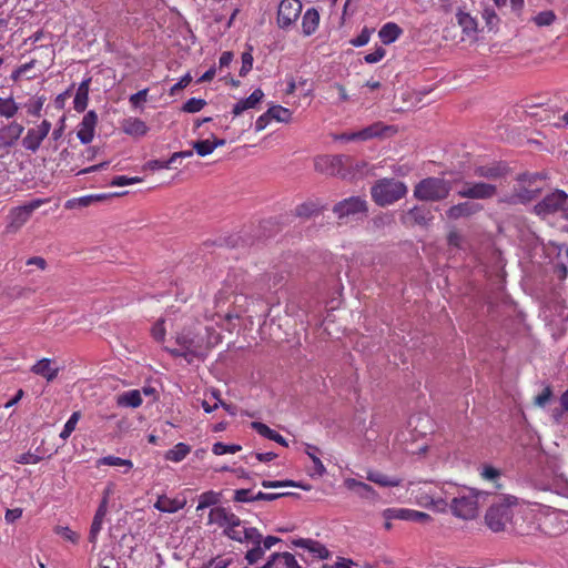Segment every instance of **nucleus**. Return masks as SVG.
Segmentation results:
<instances>
[{
    "label": "nucleus",
    "mask_w": 568,
    "mask_h": 568,
    "mask_svg": "<svg viewBox=\"0 0 568 568\" xmlns=\"http://www.w3.org/2000/svg\"><path fill=\"white\" fill-rule=\"evenodd\" d=\"M483 519L485 527L497 535L532 536L539 530L536 515L511 495L494 500Z\"/></svg>",
    "instance_id": "f257e3e1"
},
{
    "label": "nucleus",
    "mask_w": 568,
    "mask_h": 568,
    "mask_svg": "<svg viewBox=\"0 0 568 568\" xmlns=\"http://www.w3.org/2000/svg\"><path fill=\"white\" fill-rule=\"evenodd\" d=\"M446 511L462 520H473L478 516L479 493L471 488L459 487L452 483L444 484Z\"/></svg>",
    "instance_id": "f03ea898"
},
{
    "label": "nucleus",
    "mask_w": 568,
    "mask_h": 568,
    "mask_svg": "<svg viewBox=\"0 0 568 568\" xmlns=\"http://www.w3.org/2000/svg\"><path fill=\"white\" fill-rule=\"evenodd\" d=\"M407 185L394 178L377 180L371 187V196L378 206H388L406 196Z\"/></svg>",
    "instance_id": "7ed1b4c3"
},
{
    "label": "nucleus",
    "mask_w": 568,
    "mask_h": 568,
    "mask_svg": "<svg viewBox=\"0 0 568 568\" xmlns=\"http://www.w3.org/2000/svg\"><path fill=\"white\" fill-rule=\"evenodd\" d=\"M175 341L178 347L170 349L171 354L174 356H182L189 363L205 357L207 344L201 334L186 329L178 334Z\"/></svg>",
    "instance_id": "20e7f679"
},
{
    "label": "nucleus",
    "mask_w": 568,
    "mask_h": 568,
    "mask_svg": "<svg viewBox=\"0 0 568 568\" xmlns=\"http://www.w3.org/2000/svg\"><path fill=\"white\" fill-rule=\"evenodd\" d=\"M452 190L449 181L440 178H426L418 182L414 189V196L419 201H442Z\"/></svg>",
    "instance_id": "39448f33"
},
{
    "label": "nucleus",
    "mask_w": 568,
    "mask_h": 568,
    "mask_svg": "<svg viewBox=\"0 0 568 568\" xmlns=\"http://www.w3.org/2000/svg\"><path fill=\"white\" fill-rule=\"evenodd\" d=\"M416 503L437 513H446V501L444 500V484L433 485L424 484L413 490Z\"/></svg>",
    "instance_id": "423d86ee"
},
{
    "label": "nucleus",
    "mask_w": 568,
    "mask_h": 568,
    "mask_svg": "<svg viewBox=\"0 0 568 568\" xmlns=\"http://www.w3.org/2000/svg\"><path fill=\"white\" fill-rule=\"evenodd\" d=\"M338 220L359 219L368 212L367 201L362 196H349L337 202L332 209Z\"/></svg>",
    "instance_id": "0eeeda50"
},
{
    "label": "nucleus",
    "mask_w": 568,
    "mask_h": 568,
    "mask_svg": "<svg viewBox=\"0 0 568 568\" xmlns=\"http://www.w3.org/2000/svg\"><path fill=\"white\" fill-rule=\"evenodd\" d=\"M242 519L230 508L214 507L209 513V524H215L223 529V535L229 539H239L233 528L240 526Z\"/></svg>",
    "instance_id": "6e6552de"
},
{
    "label": "nucleus",
    "mask_w": 568,
    "mask_h": 568,
    "mask_svg": "<svg viewBox=\"0 0 568 568\" xmlns=\"http://www.w3.org/2000/svg\"><path fill=\"white\" fill-rule=\"evenodd\" d=\"M348 162L346 155H320L314 159L315 171L332 175V176H344V169Z\"/></svg>",
    "instance_id": "1a4fd4ad"
},
{
    "label": "nucleus",
    "mask_w": 568,
    "mask_h": 568,
    "mask_svg": "<svg viewBox=\"0 0 568 568\" xmlns=\"http://www.w3.org/2000/svg\"><path fill=\"white\" fill-rule=\"evenodd\" d=\"M497 194V186L490 182L466 181L462 184L457 195L471 200H488Z\"/></svg>",
    "instance_id": "9d476101"
},
{
    "label": "nucleus",
    "mask_w": 568,
    "mask_h": 568,
    "mask_svg": "<svg viewBox=\"0 0 568 568\" xmlns=\"http://www.w3.org/2000/svg\"><path fill=\"white\" fill-rule=\"evenodd\" d=\"M300 0H282L278 4L276 22L278 28L288 29L295 24L302 13Z\"/></svg>",
    "instance_id": "9b49d317"
},
{
    "label": "nucleus",
    "mask_w": 568,
    "mask_h": 568,
    "mask_svg": "<svg viewBox=\"0 0 568 568\" xmlns=\"http://www.w3.org/2000/svg\"><path fill=\"white\" fill-rule=\"evenodd\" d=\"M567 200L568 195L565 191L555 190L554 192L547 194L539 203L535 205V213L540 216L555 214L559 211L562 213Z\"/></svg>",
    "instance_id": "f8f14e48"
},
{
    "label": "nucleus",
    "mask_w": 568,
    "mask_h": 568,
    "mask_svg": "<svg viewBox=\"0 0 568 568\" xmlns=\"http://www.w3.org/2000/svg\"><path fill=\"white\" fill-rule=\"evenodd\" d=\"M51 130V122L48 120H43L37 128L29 129L27 135L22 140V145L24 149L36 152L42 141L48 136Z\"/></svg>",
    "instance_id": "ddd939ff"
},
{
    "label": "nucleus",
    "mask_w": 568,
    "mask_h": 568,
    "mask_svg": "<svg viewBox=\"0 0 568 568\" xmlns=\"http://www.w3.org/2000/svg\"><path fill=\"white\" fill-rule=\"evenodd\" d=\"M383 517L387 520L400 519L423 524L432 520V517L426 513L406 508H387L383 511Z\"/></svg>",
    "instance_id": "4468645a"
},
{
    "label": "nucleus",
    "mask_w": 568,
    "mask_h": 568,
    "mask_svg": "<svg viewBox=\"0 0 568 568\" xmlns=\"http://www.w3.org/2000/svg\"><path fill=\"white\" fill-rule=\"evenodd\" d=\"M385 130H388L387 126H384L382 123L377 122L372 125H368L356 132H345L338 135L336 139L351 142V141H367L377 136H381Z\"/></svg>",
    "instance_id": "2eb2a0df"
},
{
    "label": "nucleus",
    "mask_w": 568,
    "mask_h": 568,
    "mask_svg": "<svg viewBox=\"0 0 568 568\" xmlns=\"http://www.w3.org/2000/svg\"><path fill=\"white\" fill-rule=\"evenodd\" d=\"M110 490H105L104 496L95 511L93 517L90 532H89V541L95 544L98 540V536L102 529L104 518L108 514V503H109Z\"/></svg>",
    "instance_id": "dca6fc26"
},
{
    "label": "nucleus",
    "mask_w": 568,
    "mask_h": 568,
    "mask_svg": "<svg viewBox=\"0 0 568 568\" xmlns=\"http://www.w3.org/2000/svg\"><path fill=\"white\" fill-rule=\"evenodd\" d=\"M24 128L22 124L12 121L6 126L0 129V151L7 150L16 144L23 133Z\"/></svg>",
    "instance_id": "f3484780"
},
{
    "label": "nucleus",
    "mask_w": 568,
    "mask_h": 568,
    "mask_svg": "<svg viewBox=\"0 0 568 568\" xmlns=\"http://www.w3.org/2000/svg\"><path fill=\"white\" fill-rule=\"evenodd\" d=\"M97 123L98 115L94 111H89L84 114L77 132V136L83 144H88L93 140Z\"/></svg>",
    "instance_id": "a211bd4d"
},
{
    "label": "nucleus",
    "mask_w": 568,
    "mask_h": 568,
    "mask_svg": "<svg viewBox=\"0 0 568 568\" xmlns=\"http://www.w3.org/2000/svg\"><path fill=\"white\" fill-rule=\"evenodd\" d=\"M506 173V168L497 162L475 165L473 174L478 178L486 179L488 181H497L503 178Z\"/></svg>",
    "instance_id": "6ab92c4d"
},
{
    "label": "nucleus",
    "mask_w": 568,
    "mask_h": 568,
    "mask_svg": "<svg viewBox=\"0 0 568 568\" xmlns=\"http://www.w3.org/2000/svg\"><path fill=\"white\" fill-rule=\"evenodd\" d=\"M258 568H302L291 552H273Z\"/></svg>",
    "instance_id": "aec40b11"
},
{
    "label": "nucleus",
    "mask_w": 568,
    "mask_h": 568,
    "mask_svg": "<svg viewBox=\"0 0 568 568\" xmlns=\"http://www.w3.org/2000/svg\"><path fill=\"white\" fill-rule=\"evenodd\" d=\"M481 210L483 206L480 204L467 201L450 206L446 211V215L450 220H458L460 217H469Z\"/></svg>",
    "instance_id": "412c9836"
},
{
    "label": "nucleus",
    "mask_w": 568,
    "mask_h": 568,
    "mask_svg": "<svg viewBox=\"0 0 568 568\" xmlns=\"http://www.w3.org/2000/svg\"><path fill=\"white\" fill-rule=\"evenodd\" d=\"M537 179H539L538 174H535V175L523 174V175H520V178H519L520 187L517 190V196H518L520 202H529V201H531L532 199H535L537 196V193L539 192V187L530 189V187H526L525 186L526 184L531 186L532 181H535Z\"/></svg>",
    "instance_id": "4be33fe9"
},
{
    "label": "nucleus",
    "mask_w": 568,
    "mask_h": 568,
    "mask_svg": "<svg viewBox=\"0 0 568 568\" xmlns=\"http://www.w3.org/2000/svg\"><path fill=\"white\" fill-rule=\"evenodd\" d=\"M52 364V359L42 358L31 367V372L36 375L42 376L48 382H52L58 376L60 371L58 366H53Z\"/></svg>",
    "instance_id": "5701e85b"
},
{
    "label": "nucleus",
    "mask_w": 568,
    "mask_h": 568,
    "mask_svg": "<svg viewBox=\"0 0 568 568\" xmlns=\"http://www.w3.org/2000/svg\"><path fill=\"white\" fill-rule=\"evenodd\" d=\"M320 452L321 450L318 447L311 445V444H305V454L313 462V468L308 473L310 476L313 478L314 477L320 478L326 474V467L324 466L321 458L318 457Z\"/></svg>",
    "instance_id": "b1692460"
},
{
    "label": "nucleus",
    "mask_w": 568,
    "mask_h": 568,
    "mask_svg": "<svg viewBox=\"0 0 568 568\" xmlns=\"http://www.w3.org/2000/svg\"><path fill=\"white\" fill-rule=\"evenodd\" d=\"M262 541H263V535L258 530V538H256L254 540H247L245 542V544L252 545V547L250 549H247V551L245 552V556H244L247 565L253 566V565L257 564L264 557L266 549L263 548Z\"/></svg>",
    "instance_id": "393cba45"
},
{
    "label": "nucleus",
    "mask_w": 568,
    "mask_h": 568,
    "mask_svg": "<svg viewBox=\"0 0 568 568\" xmlns=\"http://www.w3.org/2000/svg\"><path fill=\"white\" fill-rule=\"evenodd\" d=\"M344 485L349 489V490H353L355 491L359 497L362 498H365V499H376L377 498V493L375 491V489L363 483V481H359V480H356L354 478H347L345 479L344 481Z\"/></svg>",
    "instance_id": "a878e982"
},
{
    "label": "nucleus",
    "mask_w": 568,
    "mask_h": 568,
    "mask_svg": "<svg viewBox=\"0 0 568 568\" xmlns=\"http://www.w3.org/2000/svg\"><path fill=\"white\" fill-rule=\"evenodd\" d=\"M320 24V13L315 8H308L302 17V31L305 37H310L317 30Z\"/></svg>",
    "instance_id": "bb28decb"
},
{
    "label": "nucleus",
    "mask_w": 568,
    "mask_h": 568,
    "mask_svg": "<svg viewBox=\"0 0 568 568\" xmlns=\"http://www.w3.org/2000/svg\"><path fill=\"white\" fill-rule=\"evenodd\" d=\"M122 129L126 134L132 136H144L149 131L145 122L138 118L125 119L122 123Z\"/></svg>",
    "instance_id": "cd10ccee"
},
{
    "label": "nucleus",
    "mask_w": 568,
    "mask_h": 568,
    "mask_svg": "<svg viewBox=\"0 0 568 568\" xmlns=\"http://www.w3.org/2000/svg\"><path fill=\"white\" fill-rule=\"evenodd\" d=\"M91 79L83 80L80 85L78 87L74 100H73V106L74 110L78 112H83L88 105L89 101V85H90Z\"/></svg>",
    "instance_id": "c85d7f7f"
},
{
    "label": "nucleus",
    "mask_w": 568,
    "mask_h": 568,
    "mask_svg": "<svg viewBox=\"0 0 568 568\" xmlns=\"http://www.w3.org/2000/svg\"><path fill=\"white\" fill-rule=\"evenodd\" d=\"M185 505V501H181L179 499H172L164 495L160 496L154 504V508L162 513L173 514L182 509Z\"/></svg>",
    "instance_id": "c756f323"
},
{
    "label": "nucleus",
    "mask_w": 568,
    "mask_h": 568,
    "mask_svg": "<svg viewBox=\"0 0 568 568\" xmlns=\"http://www.w3.org/2000/svg\"><path fill=\"white\" fill-rule=\"evenodd\" d=\"M402 32V29L396 23L387 22L378 31V37L384 44H390L399 38Z\"/></svg>",
    "instance_id": "7c9ffc66"
},
{
    "label": "nucleus",
    "mask_w": 568,
    "mask_h": 568,
    "mask_svg": "<svg viewBox=\"0 0 568 568\" xmlns=\"http://www.w3.org/2000/svg\"><path fill=\"white\" fill-rule=\"evenodd\" d=\"M366 479L382 487H396L400 485L399 478L389 477L377 470H368Z\"/></svg>",
    "instance_id": "2f4dec72"
},
{
    "label": "nucleus",
    "mask_w": 568,
    "mask_h": 568,
    "mask_svg": "<svg viewBox=\"0 0 568 568\" xmlns=\"http://www.w3.org/2000/svg\"><path fill=\"white\" fill-rule=\"evenodd\" d=\"M239 539H233L240 544H245L247 540H254L258 538V529L247 525V521L241 520L240 526L233 528Z\"/></svg>",
    "instance_id": "473e14b6"
},
{
    "label": "nucleus",
    "mask_w": 568,
    "mask_h": 568,
    "mask_svg": "<svg viewBox=\"0 0 568 568\" xmlns=\"http://www.w3.org/2000/svg\"><path fill=\"white\" fill-rule=\"evenodd\" d=\"M252 428L254 430H256L261 436H263L267 439L274 440L282 446H287L286 439L277 432L271 429L267 425H265L261 422H253Z\"/></svg>",
    "instance_id": "72a5a7b5"
},
{
    "label": "nucleus",
    "mask_w": 568,
    "mask_h": 568,
    "mask_svg": "<svg viewBox=\"0 0 568 568\" xmlns=\"http://www.w3.org/2000/svg\"><path fill=\"white\" fill-rule=\"evenodd\" d=\"M116 404L122 407H139L142 404V396L140 390L132 389L120 394L116 398Z\"/></svg>",
    "instance_id": "f704fd0d"
},
{
    "label": "nucleus",
    "mask_w": 568,
    "mask_h": 568,
    "mask_svg": "<svg viewBox=\"0 0 568 568\" xmlns=\"http://www.w3.org/2000/svg\"><path fill=\"white\" fill-rule=\"evenodd\" d=\"M191 452V447L184 443L176 444L165 453V459L174 463L183 460Z\"/></svg>",
    "instance_id": "c9c22d12"
},
{
    "label": "nucleus",
    "mask_w": 568,
    "mask_h": 568,
    "mask_svg": "<svg viewBox=\"0 0 568 568\" xmlns=\"http://www.w3.org/2000/svg\"><path fill=\"white\" fill-rule=\"evenodd\" d=\"M30 216L31 215L23 206L16 207L10 212L11 221L9 226L18 230L30 219Z\"/></svg>",
    "instance_id": "e433bc0d"
},
{
    "label": "nucleus",
    "mask_w": 568,
    "mask_h": 568,
    "mask_svg": "<svg viewBox=\"0 0 568 568\" xmlns=\"http://www.w3.org/2000/svg\"><path fill=\"white\" fill-rule=\"evenodd\" d=\"M19 109L13 98H0V116L11 119L18 113Z\"/></svg>",
    "instance_id": "4c0bfd02"
},
{
    "label": "nucleus",
    "mask_w": 568,
    "mask_h": 568,
    "mask_svg": "<svg viewBox=\"0 0 568 568\" xmlns=\"http://www.w3.org/2000/svg\"><path fill=\"white\" fill-rule=\"evenodd\" d=\"M97 465H106V466H124L126 469L124 473L129 471L133 467V463L130 459H123L116 456H105L97 460Z\"/></svg>",
    "instance_id": "58836bf2"
},
{
    "label": "nucleus",
    "mask_w": 568,
    "mask_h": 568,
    "mask_svg": "<svg viewBox=\"0 0 568 568\" xmlns=\"http://www.w3.org/2000/svg\"><path fill=\"white\" fill-rule=\"evenodd\" d=\"M268 114H271V119L277 122L287 123L292 119V112L290 109L284 108L282 105H273L268 109Z\"/></svg>",
    "instance_id": "ea45409f"
},
{
    "label": "nucleus",
    "mask_w": 568,
    "mask_h": 568,
    "mask_svg": "<svg viewBox=\"0 0 568 568\" xmlns=\"http://www.w3.org/2000/svg\"><path fill=\"white\" fill-rule=\"evenodd\" d=\"M220 501V494L213 490L205 491L200 495L196 510L215 506Z\"/></svg>",
    "instance_id": "a19ab883"
},
{
    "label": "nucleus",
    "mask_w": 568,
    "mask_h": 568,
    "mask_svg": "<svg viewBox=\"0 0 568 568\" xmlns=\"http://www.w3.org/2000/svg\"><path fill=\"white\" fill-rule=\"evenodd\" d=\"M456 19L465 32H471L476 30V20L469 13L458 10L456 13Z\"/></svg>",
    "instance_id": "79ce46f5"
},
{
    "label": "nucleus",
    "mask_w": 568,
    "mask_h": 568,
    "mask_svg": "<svg viewBox=\"0 0 568 568\" xmlns=\"http://www.w3.org/2000/svg\"><path fill=\"white\" fill-rule=\"evenodd\" d=\"M407 214L413 219V221L416 224L419 225H426L430 220L429 211L419 206H414L408 211Z\"/></svg>",
    "instance_id": "37998d69"
},
{
    "label": "nucleus",
    "mask_w": 568,
    "mask_h": 568,
    "mask_svg": "<svg viewBox=\"0 0 568 568\" xmlns=\"http://www.w3.org/2000/svg\"><path fill=\"white\" fill-rule=\"evenodd\" d=\"M100 196L85 195L77 199H71L65 202V209L72 210L75 207H87L93 202L98 201Z\"/></svg>",
    "instance_id": "c03bdc74"
},
{
    "label": "nucleus",
    "mask_w": 568,
    "mask_h": 568,
    "mask_svg": "<svg viewBox=\"0 0 568 568\" xmlns=\"http://www.w3.org/2000/svg\"><path fill=\"white\" fill-rule=\"evenodd\" d=\"M81 417L80 412H73L70 418L67 420V423L63 426L62 432L60 433V437L65 440L70 437L72 432L75 429V426Z\"/></svg>",
    "instance_id": "a18cd8bd"
},
{
    "label": "nucleus",
    "mask_w": 568,
    "mask_h": 568,
    "mask_svg": "<svg viewBox=\"0 0 568 568\" xmlns=\"http://www.w3.org/2000/svg\"><path fill=\"white\" fill-rule=\"evenodd\" d=\"M241 449H242V447L240 445H236V444L229 445V444H224L221 442L215 443L212 447L213 454H215L217 456H221L224 454H235V453L240 452Z\"/></svg>",
    "instance_id": "49530a36"
},
{
    "label": "nucleus",
    "mask_w": 568,
    "mask_h": 568,
    "mask_svg": "<svg viewBox=\"0 0 568 568\" xmlns=\"http://www.w3.org/2000/svg\"><path fill=\"white\" fill-rule=\"evenodd\" d=\"M556 20V14L552 10H545V11H541L539 12L538 14H536L534 18H532V21L538 26V27H547V26H550L554 23V21Z\"/></svg>",
    "instance_id": "de8ad7c7"
},
{
    "label": "nucleus",
    "mask_w": 568,
    "mask_h": 568,
    "mask_svg": "<svg viewBox=\"0 0 568 568\" xmlns=\"http://www.w3.org/2000/svg\"><path fill=\"white\" fill-rule=\"evenodd\" d=\"M205 104L206 101L203 99L191 98L183 104L182 111L187 113H195L201 111Z\"/></svg>",
    "instance_id": "09e8293b"
},
{
    "label": "nucleus",
    "mask_w": 568,
    "mask_h": 568,
    "mask_svg": "<svg viewBox=\"0 0 568 568\" xmlns=\"http://www.w3.org/2000/svg\"><path fill=\"white\" fill-rule=\"evenodd\" d=\"M44 102H45V98L43 95L36 97L33 100L29 101V103L26 105L28 113L31 115H34V116H40Z\"/></svg>",
    "instance_id": "8fccbe9b"
},
{
    "label": "nucleus",
    "mask_w": 568,
    "mask_h": 568,
    "mask_svg": "<svg viewBox=\"0 0 568 568\" xmlns=\"http://www.w3.org/2000/svg\"><path fill=\"white\" fill-rule=\"evenodd\" d=\"M314 557L320 559H326L329 556V551L323 546L321 542L313 540L311 541V547L308 550Z\"/></svg>",
    "instance_id": "3c124183"
},
{
    "label": "nucleus",
    "mask_w": 568,
    "mask_h": 568,
    "mask_svg": "<svg viewBox=\"0 0 568 568\" xmlns=\"http://www.w3.org/2000/svg\"><path fill=\"white\" fill-rule=\"evenodd\" d=\"M193 149L200 156H206L214 151L210 140H200L193 142Z\"/></svg>",
    "instance_id": "603ef678"
},
{
    "label": "nucleus",
    "mask_w": 568,
    "mask_h": 568,
    "mask_svg": "<svg viewBox=\"0 0 568 568\" xmlns=\"http://www.w3.org/2000/svg\"><path fill=\"white\" fill-rule=\"evenodd\" d=\"M394 223V217L390 213H381L372 219V224L375 229H382Z\"/></svg>",
    "instance_id": "864d4df0"
},
{
    "label": "nucleus",
    "mask_w": 568,
    "mask_h": 568,
    "mask_svg": "<svg viewBox=\"0 0 568 568\" xmlns=\"http://www.w3.org/2000/svg\"><path fill=\"white\" fill-rule=\"evenodd\" d=\"M320 211L318 206L313 202H307L296 207V214L298 216L308 217Z\"/></svg>",
    "instance_id": "5fc2aeb1"
},
{
    "label": "nucleus",
    "mask_w": 568,
    "mask_h": 568,
    "mask_svg": "<svg viewBox=\"0 0 568 568\" xmlns=\"http://www.w3.org/2000/svg\"><path fill=\"white\" fill-rule=\"evenodd\" d=\"M254 495L252 489H236L234 491L233 500L236 503H250L255 501L256 498H254Z\"/></svg>",
    "instance_id": "6e6d98bb"
},
{
    "label": "nucleus",
    "mask_w": 568,
    "mask_h": 568,
    "mask_svg": "<svg viewBox=\"0 0 568 568\" xmlns=\"http://www.w3.org/2000/svg\"><path fill=\"white\" fill-rule=\"evenodd\" d=\"M140 182H142V178H139V176L128 178L124 175H119V176H115L112 179L110 185L124 186V185L135 184V183H140Z\"/></svg>",
    "instance_id": "4d7b16f0"
},
{
    "label": "nucleus",
    "mask_w": 568,
    "mask_h": 568,
    "mask_svg": "<svg viewBox=\"0 0 568 568\" xmlns=\"http://www.w3.org/2000/svg\"><path fill=\"white\" fill-rule=\"evenodd\" d=\"M42 459V456H39L34 453L28 452L19 455L16 458V462L22 465H30V464H37Z\"/></svg>",
    "instance_id": "13d9d810"
},
{
    "label": "nucleus",
    "mask_w": 568,
    "mask_h": 568,
    "mask_svg": "<svg viewBox=\"0 0 568 568\" xmlns=\"http://www.w3.org/2000/svg\"><path fill=\"white\" fill-rule=\"evenodd\" d=\"M55 532L60 535L62 538L73 544H77L79 540V535L75 531L71 530L69 527L58 526L55 528Z\"/></svg>",
    "instance_id": "bf43d9fd"
},
{
    "label": "nucleus",
    "mask_w": 568,
    "mask_h": 568,
    "mask_svg": "<svg viewBox=\"0 0 568 568\" xmlns=\"http://www.w3.org/2000/svg\"><path fill=\"white\" fill-rule=\"evenodd\" d=\"M386 54V50L383 47H377L373 52L366 54L364 60L366 63L373 64L379 62Z\"/></svg>",
    "instance_id": "052dcab7"
},
{
    "label": "nucleus",
    "mask_w": 568,
    "mask_h": 568,
    "mask_svg": "<svg viewBox=\"0 0 568 568\" xmlns=\"http://www.w3.org/2000/svg\"><path fill=\"white\" fill-rule=\"evenodd\" d=\"M552 397V389L550 386H546L542 392L535 397V405L539 407H545L546 404L551 399Z\"/></svg>",
    "instance_id": "680f3d73"
},
{
    "label": "nucleus",
    "mask_w": 568,
    "mask_h": 568,
    "mask_svg": "<svg viewBox=\"0 0 568 568\" xmlns=\"http://www.w3.org/2000/svg\"><path fill=\"white\" fill-rule=\"evenodd\" d=\"M371 33L372 31L369 29L364 28L356 38L351 40V44L357 48L367 44L371 39Z\"/></svg>",
    "instance_id": "e2e57ef3"
},
{
    "label": "nucleus",
    "mask_w": 568,
    "mask_h": 568,
    "mask_svg": "<svg viewBox=\"0 0 568 568\" xmlns=\"http://www.w3.org/2000/svg\"><path fill=\"white\" fill-rule=\"evenodd\" d=\"M151 334L153 336V338L158 342H162L164 341V336H165V327H164V321L163 320H159L153 326H152V329H151Z\"/></svg>",
    "instance_id": "0e129e2a"
},
{
    "label": "nucleus",
    "mask_w": 568,
    "mask_h": 568,
    "mask_svg": "<svg viewBox=\"0 0 568 568\" xmlns=\"http://www.w3.org/2000/svg\"><path fill=\"white\" fill-rule=\"evenodd\" d=\"M148 92H149L148 89H143V90H140L139 92L132 94L129 99L131 105L133 108H139L142 103H144L146 101Z\"/></svg>",
    "instance_id": "69168bd1"
},
{
    "label": "nucleus",
    "mask_w": 568,
    "mask_h": 568,
    "mask_svg": "<svg viewBox=\"0 0 568 568\" xmlns=\"http://www.w3.org/2000/svg\"><path fill=\"white\" fill-rule=\"evenodd\" d=\"M263 97V91L261 89H256L251 93L248 98L244 99V101L248 109H253L256 106L257 103L262 101Z\"/></svg>",
    "instance_id": "338daca9"
},
{
    "label": "nucleus",
    "mask_w": 568,
    "mask_h": 568,
    "mask_svg": "<svg viewBox=\"0 0 568 568\" xmlns=\"http://www.w3.org/2000/svg\"><path fill=\"white\" fill-rule=\"evenodd\" d=\"M252 67H253V55L250 52H243L240 75L244 77L247 72L251 71Z\"/></svg>",
    "instance_id": "774afa93"
}]
</instances>
